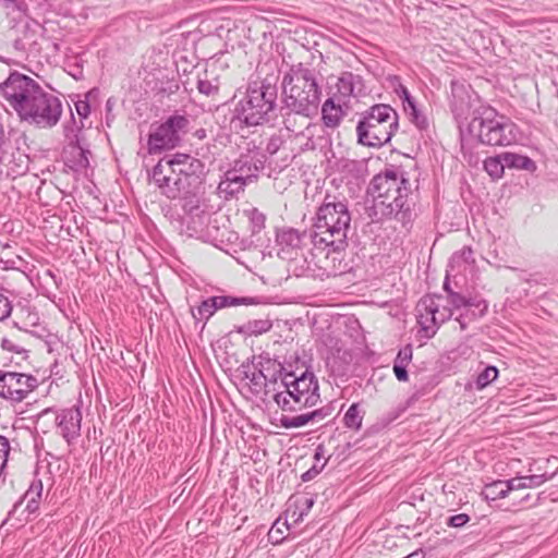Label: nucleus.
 <instances>
[{
  "label": "nucleus",
  "instance_id": "41",
  "mask_svg": "<svg viewBox=\"0 0 558 558\" xmlns=\"http://www.w3.org/2000/svg\"><path fill=\"white\" fill-rule=\"evenodd\" d=\"M197 89L201 94L211 96L218 93V86L208 80H198Z\"/></svg>",
  "mask_w": 558,
  "mask_h": 558
},
{
  "label": "nucleus",
  "instance_id": "14",
  "mask_svg": "<svg viewBox=\"0 0 558 558\" xmlns=\"http://www.w3.org/2000/svg\"><path fill=\"white\" fill-rule=\"evenodd\" d=\"M307 240H311V238L306 231L301 232L288 227L278 230L276 236L279 246L278 256L281 259L290 258L291 255L302 252Z\"/></svg>",
  "mask_w": 558,
  "mask_h": 558
},
{
  "label": "nucleus",
  "instance_id": "3",
  "mask_svg": "<svg viewBox=\"0 0 558 558\" xmlns=\"http://www.w3.org/2000/svg\"><path fill=\"white\" fill-rule=\"evenodd\" d=\"M444 290L447 292L448 305L440 295H425L416 304L417 323L427 338L435 336L438 328L452 317L454 310L477 308L480 315L487 310L485 301L453 291L448 278L444 282Z\"/></svg>",
  "mask_w": 558,
  "mask_h": 558
},
{
  "label": "nucleus",
  "instance_id": "38",
  "mask_svg": "<svg viewBox=\"0 0 558 558\" xmlns=\"http://www.w3.org/2000/svg\"><path fill=\"white\" fill-rule=\"evenodd\" d=\"M470 521V515L466 513H459L451 515L447 519L446 524L449 527L460 529Z\"/></svg>",
  "mask_w": 558,
  "mask_h": 558
},
{
  "label": "nucleus",
  "instance_id": "39",
  "mask_svg": "<svg viewBox=\"0 0 558 558\" xmlns=\"http://www.w3.org/2000/svg\"><path fill=\"white\" fill-rule=\"evenodd\" d=\"M462 89V86L460 87ZM459 90V88L456 87V85H452V93H453V100L451 104L452 111L457 117H462L466 113L468 105L463 104L462 101L457 100L456 93Z\"/></svg>",
  "mask_w": 558,
  "mask_h": 558
},
{
  "label": "nucleus",
  "instance_id": "37",
  "mask_svg": "<svg viewBox=\"0 0 558 558\" xmlns=\"http://www.w3.org/2000/svg\"><path fill=\"white\" fill-rule=\"evenodd\" d=\"M9 452V440L4 436L0 435V474L2 473L4 466L7 465Z\"/></svg>",
  "mask_w": 558,
  "mask_h": 558
},
{
  "label": "nucleus",
  "instance_id": "58",
  "mask_svg": "<svg viewBox=\"0 0 558 558\" xmlns=\"http://www.w3.org/2000/svg\"><path fill=\"white\" fill-rule=\"evenodd\" d=\"M107 125H110L111 118H109V113L107 114Z\"/></svg>",
  "mask_w": 558,
  "mask_h": 558
},
{
  "label": "nucleus",
  "instance_id": "19",
  "mask_svg": "<svg viewBox=\"0 0 558 558\" xmlns=\"http://www.w3.org/2000/svg\"><path fill=\"white\" fill-rule=\"evenodd\" d=\"M180 143V136L175 135L166 122L161 123L153 133L149 134V153L160 151L162 149L173 148Z\"/></svg>",
  "mask_w": 558,
  "mask_h": 558
},
{
  "label": "nucleus",
  "instance_id": "29",
  "mask_svg": "<svg viewBox=\"0 0 558 558\" xmlns=\"http://www.w3.org/2000/svg\"><path fill=\"white\" fill-rule=\"evenodd\" d=\"M510 488L507 481H495L485 486L482 495L485 499L497 500L508 496Z\"/></svg>",
  "mask_w": 558,
  "mask_h": 558
},
{
  "label": "nucleus",
  "instance_id": "10",
  "mask_svg": "<svg viewBox=\"0 0 558 558\" xmlns=\"http://www.w3.org/2000/svg\"><path fill=\"white\" fill-rule=\"evenodd\" d=\"M44 88L32 77L12 72L0 84V96L23 121Z\"/></svg>",
  "mask_w": 558,
  "mask_h": 558
},
{
  "label": "nucleus",
  "instance_id": "13",
  "mask_svg": "<svg viewBox=\"0 0 558 558\" xmlns=\"http://www.w3.org/2000/svg\"><path fill=\"white\" fill-rule=\"evenodd\" d=\"M328 252L323 258L315 263L313 274L314 279L324 280L325 278L336 277L348 270V264L343 262V252L345 248L327 247Z\"/></svg>",
  "mask_w": 558,
  "mask_h": 558
},
{
  "label": "nucleus",
  "instance_id": "33",
  "mask_svg": "<svg viewBox=\"0 0 558 558\" xmlns=\"http://www.w3.org/2000/svg\"><path fill=\"white\" fill-rule=\"evenodd\" d=\"M165 122L171 129V131L180 137L182 134L186 133L187 126L190 124L189 119L182 114L170 116Z\"/></svg>",
  "mask_w": 558,
  "mask_h": 558
},
{
  "label": "nucleus",
  "instance_id": "46",
  "mask_svg": "<svg viewBox=\"0 0 558 558\" xmlns=\"http://www.w3.org/2000/svg\"><path fill=\"white\" fill-rule=\"evenodd\" d=\"M407 366L408 365L393 363V373L398 380H400V381L408 380L409 376H408Z\"/></svg>",
  "mask_w": 558,
  "mask_h": 558
},
{
  "label": "nucleus",
  "instance_id": "11",
  "mask_svg": "<svg viewBox=\"0 0 558 558\" xmlns=\"http://www.w3.org/2000/svg\"><path fill=\"white\" fill-rule=\"evenodd\" d=\"M62 114L61 100L45 89L35 100L23 122L41 129H51L59 122Z\"/></svg>",
  "mask_w": 558,
  "mask_h": 558
},
{
  "label": "nucleus",
  "instance_id": "27",
  "mask_svg": "<svg viewBox=\"0 0 558 558\" xmlns=\"http://www.w3.org/2000/svg\"><path fill=\"white\" fill-rule=\"evenodd\" d=\"M502 160H505L506 167L508 168L522 169L531 172L536 169V165L531 158L514 153H504Z\"/></svg>",
  "mask_w": 558,
  "mask_h": 558
},
{
  "label": "nucleus",
  "instance_id": "34",
  "mask_svg": "<svg viewBox=\"0 0 558 558\" xmlns=\"http://www.w3.org/2000/svg\"><path fill=\"white\" fill-rule=\"evenodd\" d=\"M216 298L219 308L228 306L252 305L257 303L253 298H235L230 295H218Z\"/></svg>",
  "mask_w": 558,
  "mask_h": 558
},
{
  "label": "nucleus",
  "instance_id": "43",
  "mask_svg": "<svg viewBox=\"0 0 558 558\" xmlns=\"http://www.w3.org/2000/svg\"><path fill=\"white\" fill-rule=\"evenodd\" d=\"M248 218L255 228L262 229L264 227L266 217L258 209L253 208L248 211Z\"/></svg>",
  "mask_w": 558,
  "mask_h": 558
},
{
  "label": "nucleus",
  "instance_id": "32",
  "mask_svg": "<svg viewBox=\"0 0 558 558\" xmlns=\"http://www.w3.org/2000/svg\"><path fill=\"white\" fill-rule=\"evenodd\" d=\"M404 111L410 117L412 123L416 125L420 130H425L428 126V121L426 117L416 107L415 101L404 104Z\"/></svg>",
  "mask_w": 558,
  "mask_h": 558
},
{
  "label": "nucleus",
  "instance_id": "20",
  "mask_svg": "<svg viewBox=\"0 0 558 558\" xmlns=\"http://www.w3.org/2000/svg\"><path fill=\"white\" fill-rule=\"evenodd\" d=\"M250 184L247 181L228 170L225 172L221 181L218 184V193L226 199L232 198L238 194L244 192L245 186Z\"/></svg>",
  "mask_w": 558,
  "mask_h": 558
},
{
  "label": "nucleus",
  "instance_id": "1",
  "mask_svg": "<svg viewBox=\"0 0 558 558\" xmlns=\"http://www.w3.org/2000/svg\"><path fill=\"white\" fill-rule=\"evenodd\" d=\"M206 175L205 163L187 154L161 158L149 172L150 182L169 199H184L183 209L198 216L199 198Z\"/></svg>",
  "mask_w": 558,
  "mask_h": 558
},
{
  "label": "nucleus",
  "instance_id": "59",
  "mask_svg": "<svg viewBox=\"0 0 558 558\" xmlns=\"http://www.w3.org/2000/svg\"><path fill=\"white\" fill-rule=\"evenodd\" d=\"M41 487H43V484H41V483H39V492H38V496H40Z\"/></svg>",
  "mask_w": 558,
  "mask_h": 558
},
{
  "label": "nucleus",
  "instance_id": "21",
  "mask_svg": "<svg viewBox=\"0 0 558 558\" xmlns=\"http://www.w3.org/2000/svg\"><path fill=\"white\" fill-rule=\"evenodd\" d=\"M345 112L342 109V101L338 99L336 102L335 97L328 98L322 107V120L326 128L336 129L339 126Z\"/></svg>",
  "mask_w": 558,
  "mask_h": 558
},
{
  "label": "nucleus",
  "instance_id": "8",
  "mask_svg": "<svg viewBox=\"0 0 558 558\" xmlns=\"http://www.w3.org/2000/svg\"><path fill=\"white\" fill-rule=\"evenodd\" d=\"M277 88L264 81L260 85L250 84L245 97L234 108L233 124L256 126L268 120L269 112L275 107Z\"/></svg>",
  "mask_w": 558,
  "mask_h": 558
},
{
  "label": "nucleus",
  "instance_id": "36",
  "mask_svg": "<svg viewBox=\"0 0 558 558\" xmlns=\"http://www.w3.org/2000/svg\"><path fill=\"white\" fill-rule=\"evenodd\" d=\"M473 251L471 247H463L461 251L454 253L450 259V263L452 265L457 264L460 265L461 263H469V260L472 258Z\"/></svg>",
  "mask_w": 558,
  "mask_h": 558
},
{
  "label": "nucleus",
  "instance_id": "26",
  "mask_svg": "<svg viewBox=\"0 0 558 558\" xmlns=\"http://www.w3.org/2000/svg\"><path fill=\"white\" fill-rule=\"evenodd\" d=\"M547 481L545 474H535L530 476H521L508 480V485L511 490L523 489V488H534L538 487L543 483Z\"/></svg>",
  "mask_w": 558,
  "mask_h": 558
},
{
  "label": "nucleus",
  "instance_id": "57",
  "mask_svg": "<svg viewBox=\"0 0 558 558\" xmlns=\"http://www.w3.org/2000/svg\"><path fill=\"white\" fill-rule=\"evenodd\" d=\"M204 134H205V131H204V130L197 131V135H198L199 137H203V136H204Z\"/></svg>",
  "mask_w": 558,
  "mask_h": 558
},
{
  "label": "nucleus",
  "instance_id": "9",
  "mask_svg": "<svg viewBox=\"0 0 558 558\" xmlns=\"http://www.w3.org/2000/svg\"><path fill=\"white\" fill-rule=\"evenodd\" d=\"M469 133L488 146H508L517 141L515 125L493 108H484L469 123Z\"/></svg>",
  "mask_w": 558,
  "mask_h": 558
},
{
  "label": "nucleus",
  "instance_id": "25",
  "mask_svg": "<svg viewBox=\"0 0 558 558\" xmlns=\"http://www.w3.org/2000/svg\"><path fill=\"white\" fill-rule=\"evenodd\" d=\"M272 323L269 319L250 320L236 327V332L244 336H258L271 329Z\"/></svg>",
  "mask_w": 558,
  "mask_h": 558
},
{
  "label": "nucleus",
  "instance_id": "42",
  "mask_svg": "<svg viewBox=\"0 0 558 558\" xmlns=\"http://www.w3.org/2000/svg\"><path fill=\"white\" fill-rule=\"evenodd\" d=\"M412 360V347L405 345L403 349H401L393 363L408 365Z\"/></svg>",
  "mask_w": 558,
  "mask_h": 558
},
{
  "label": "nucleus",
  "instance_id": "45",
  "mask_svg": "<svg viewBox=\"0 0 558 558\" xmlns=\"http://www.w3.org/2000/svg\"><path fill=\"white\" fill-rule=\"evenodd\" d=\"M326 462H327V460L320 466H318L317 464H314L308 471H306L305 473L302 474V476H301L302 481L308 482V481L313 480L317 474L320 473V471L324 469Z\"/></svg>",
  "mask_w": 558,
  "mask_h": 558
},
{
  "label": "nucleus",
  "instance_id": "24",
  "mask_svg": "<svg viewBox=\"0 0 558 558\" xmlns=\"http://www.w3.org/2000/svg\"><path fill=\"white\" fill-rule=\"evenodd\" d=\"M356 84H360V77L353 75L350 72L343 73L336 85L337 87V99H340L343 105H347V100L351 96H355Z\"/></svg>",
  "mask_w": 558,
  "mask_h": 558
},
{
  "label": "nucleus",
  "instance_id": "35",
  "mask_svg": "<svg viewBox=\"0 0 558 558\" xmlns=\"http://www.w3.org/2000/svg\"><path fill=\"white\" fill-rule=\"evenodd\" d=\"M498 376V369L495 366L485 367L476 378V387L477 389H483L493 383Z\"/></svg>",
  "mask_w": 558,
  "mask_h": 558
},
{
  "label": "nucleus",
  "instance_id": "23",
  "mask_svg": "<svg viewBox=\"0 0 558 558\" xmlns=\"http://www.w3.org/2000/svg\"><path fill=\"white\" fill-rule=\"evenodd\" d=\"M267 363L274 367V374L271 376H268L267 374H265V372L263 369H259L258 372H253L251 375L246 374V378L250 379L252 389L255 392H259L263 388H266L267 381H269L271 384H276V381H277L276 374L277 373L279 374V376H281L283 367L281 366L280 363H276V362H271V361H268Z\"/></svg>",
  "mask_w": 558,
  "mask_h": 558
},
{
  "label": "nucleus",
  "instance_id": "17",
  "mask_svg": "<svg viewBox=\"0 0 558 558\" xmlns=\"http://www.w3.org/2000/svg\"><path fill=\"white\" fill-rule=\"evenodd\" d=\"M264 168V161L258 155H241L232 165L230 171L242 177L248 183L258 178V172Z\"/></svg>",
  "mask_w": 558,
  "mask_h": 558
},
{
  "label": "nucleus",
  "instance_id": "30",
  "mask_svg": "<svg viewBox=\"0 0 558 558\" xmlns=\"http://www.w3.org/2000/svg\"><path fill=\"white\" fill-rule=\"evenodd\" d=\"M363 414L359 403L351 404L343 416L345 427L359 430L362 426Z\"/></svg>",
  "mask_w": 558,
  "mask_h": 558
},
{
  "label": "nucleus",
  "instance_id": "18",
  "mask_svg": "<svg viewBox=\"0 0 558 558\" xmlns=\"http://www.w3.org/2000/svg\"><path fill=\"white\" fill-rule=\"evenodd\" d=\"M331 414L330 407H323L314 411L301 413L295 416L282 414L279 418L280 426L286 429L299 428L307 424H317Z\"/></svg>",
  "mask_w": 558,
  "mask_h": 558
},
{
  "label": "nucleus",
  "instance_id": "5",
  "mask_svg": "<svg viewBox=\"0 0 558 558\" xmlns=\"http://www.w3.org/2000/svg\"><path fill=\"white\" fill-rule=\"evenodd\" d=\"M351 215L343 202H325L317 211L310 232L311 243L316 250L327 247L345 248Z\"/></svg>",
  "mask_w": 558,
  "mask_h": 558
},
{
  "label": "nucleus",
  "instance_id": "28",
  "mask_svg": "<svg viewBox=\"0 0 558 558\" xmlns=\"http://www.w3.org/2000/svg\"><path fill=\"white\" fill-rule=\"evenodd\" d=\"M219 310L218 301L216 296L204 300L201 305L195 310L192 308V316L196 320H208L216 311Z\"/></svg>",
  "mask_w": 558,
  "mask_h": 558
},
{
  "label": "nucleus",
  "instance_id": "60",
  "mask_svg": "<svg viewBox=\"0 0 558 558\" xmlns=\"http://www.w3.org/2000/svg\"><path fill=\"white\" fill-rule=\"evenodd\" d=\"M50 412H51L50 410H46V411L43 412V415L48 414Z\"/></svg>",
  "mask_w": 558,
  "mask_h": 558
},
{
  "label": "nucleus",
  "instance_id": "12",
  "mask_svg": "<svg viewBox=\"0 0 558 558\" xmlns=\"http://www.w3.org/2000/svg\"><path fill=\"white\" fill-rule=\"evenodd\" d=\"M37 386V378L32 375L14 372L0 374V397L14 402L23 401Z\"/></svg>",
  "mask_w": 558,
  "mask_h": 558
},
{
  "label": "nucleus",
  "instance_id": "52",
  "mask_svg": "<svg viewBox=\"0 0 558 558\" xmlns=\"http://www.w3.org/2000/svg\"><path fill=\"white\" fill-rule=\"evenodd\" d=\"M323 457H324V448H323V446H318L316 448L314 458L316 461H320V459H323Z\"/></svg>",
  "mask_w": 558,
  "mask_h": 558
},
{
  "label": "nucleus",
  "instance_id": "40",
  "mask_svg": "<svg viewBox=\"0 0 558 558\" xmlns=\"http://www.w3.org/2000/svg\"><path fill=\"white\" fill-rule=\"evenodd\" d=\"M12 312V303L9 298L0 291V322L7 319Z\"/></svg>",
  "mask_w": 558,
  "mask_h": 558
},
{
  "label": "nucleus",
  "instance_id": "49",
  "mask_svg": "<svg viewBox=\"0 0 558 558\" xmlns=\"http://www.w3.org/2000/svg\"><path fill=\"white\" fill-rule=\"evenodd\" d=\"M9 144L2 140V137L0 136V165L5 162L7 159H8V148H9Z\"/></svg>",
  "mask_w": 558,
  "mask_h": 558
},
{
  "label": "nucleus",
  "instance_id": "6",
  "mask_svg": "<svg viewBox=\"0 0 558 558\" xmlns=\"http://www.w3.org/2000/svg\"><path fill=\"white\" fill-rule=\"evenodd\" d=\"M398 113L389 105H374L361 113L356 125L357 143L367 147H381L398 130Z\"/></svg>",
  "mask_w": 558,
  "mask_h": 558
},
{
  "label": "nucleus",
  "instance_id": "51",
  "mask_svg": "<svg viewBox=\"0 0 558 558\" xmlns=\"http://www.w3.org/2000/svg\"><path fill=\"white\" fill-rule=\"evenodd\" d=\"M463 310H464V312H462L461 314H464V316L469 320H474L476 318V314L472 308H463Z\"/></svg>",
  "mask_w": 558,
  "mask_h": 558
},
{
  "label": "nucleus",
  "instance_id": "4",
  "mask_svg": "<svg viewBox=\"0 0 558 558\" xmlns=\"http://www.w3.org/2000/svg\"><path fill=\"white\" fill-rule=\"evenodd\" d=\"M281 88L283 109L306 118L317 112L322 90L313 70L302 63L291 65L282 77Z\"/></svg>",
  "mask_w": 558,
  "mask_h": 558
},
{
  "label": "nucleus",
  "instance_id": "47",
  "mask_svg": "<svg viewBox=\"0 0 558 558\" xmlns=\"http://www.w3.org/2000/svg\"><path fill=\"white\" fill-rule=\"evenodd\" d=\"M77 114L85 119L90 113V106L87 101L80 100L75 104Z\"/></svg>",
  "mask_w": 558,
  "mask_h": 558
},
{
  "label": "nucleus",
  "instance_id": "53",
  "mask_svg": "<svg viewBox=\"0 0 558 558\" xmlns=\"http://www.w3.org/2000/svg\"><path fill=\"white\" fill-rule=\"evenodd\" d=\"M113 105H114V101L112 100V98H109L106 102V109H107L108 113L112 110Z\"/></svg>",
  "mask_w": 558,
  "mask_h": 558
},
{
  "label": "nucleus",
  "instance_id": "54",
  "mask_svg": "<svg viewBox=\"0 0 558 558\" xmlns=\"http://www.w3.org/2000/svg\"><path fill=\"white\" fill-rule=\"evenodd\" d=\"M290 120H291V118H290V116L288 114V117L284 119L286 128H287V130H289V131H294V130H293V129H291V126H290Z\"/></svg>",
  "mask_w": 558,
  "mask_h": 558
},
{
  "label": "nucleus",
  "instance_id": "31",
  "mask_svg": "<svg viewBox=\"0 0 558 558\" xmlns=\"http://www.w3.org/2000/svg\"><path fill=\"white\" fill-rule=\"evenodd\" d=\"M505 167L506 163L505 160H502V154L496 157H489L484 161V168L493 179L501 178Z\"/></svg>",
  "mask_w": 558,
  "mask_h": 558
},
{
  "label": "nucleus",
  "instance_id": "50",
  "mask_svg": "<svg viewBox=\"0 0 558 558\" xmlns=\"http://www.w3.org/2000/svg\"><path fill=\"white\" fill-rule=\"evenodd\" d=\"M456 320L459 323L461 330H465V329H466V327H468V325H469V323L471 322V320H469V319L464 316V314H460V315L456 318Z\"/></svg>",
  "mask_w": 558,
  "mask_h": 558
},
{
  "label": "nucleus",
  "instance_id": "16",
  "mask_svg": "<svg viewBox=\"0 0 558 558\" xmlns=\"http://www.w3.org/2000/svg\"><path fill=\"white\" fill-rule=\"evenodd\" d=\"M82 128L83 124H78L72 117V119L63 125V135L68 145L78 150L80 158L77 159V166L86 168L89 163L87 158V154L89 151L85 149V142L82 136Z\"/></svg>",
  "mask_w": 558,
  "mask_h": 558
},
{
  "label": "nucleus",
  "instance_id": "56",
  "mask_svg": "<svg viewBox=\"0 0 558 558\" xmlns=\"http://www.w3.org/2000/svg\"><path fill=\"white\" fill-rule=\"evenodd\" d=\"M314 501L313 499H306L307 508H311L313 506Z\"/></svg>",
  "mask_w": 558,
  "mask_h": 558
},
{
  "label": "nucleus",
  "instance_id": "15",
  "mask_svg": "<svg viewBox=\"0 0 558 558\" xmlns=\"http://www.w3.org/2000/svg\"><path fill=\"white\" fill-rule=\"evenodd\" d=\"M56 423L60 435L70 446L81 435L82 413L78 409L62 410L56 416Z\"/></svg>",
  "mask_w": 558,
  "mask_h": 558
},
{
  "label": "nucleus",
  "instance_id": "2",
  "mask_svg": "<svg viewBox=\"0 0 558 558\" xmlns=\"http://www.w3.org/2000/svg\"><path fill=\"white\" fill-rule=\"evenodd\" d=\"M411 191L409 180L398 170H386L375 175L367 190L373 197V217L377 220L393 218L408 223L412 218Z\"/></svg>",
  "mask_w": 558,
  "mask_h": 558
},
{
  "label": "nucleus",
  "instance_id": "48",
  "mask_svg": "<svg viewBox=\"0 0 558 558\" xmlns=\"http://www.w3.org/2000/svg\"><path fill=\"white\" fill-rule=\"evenodd\" d=\"M1 347H2V349L7 350V351L15 352V353H21L22 351H24L19 345H16L11 339H8V338L2 339Z\"/></svg>",
  "mask_w": 558,
  "mask_h": 558
},
{
  "label": "nucleus",
  "instance_id": "55",
  "mask_svg": "<svg viewBox=\"0 0 558 558\" xmlns=\"http://www.w3.org/2000/svg\"><path fill=\"white\" fill-rule=\"evenodd\" d=\"M14 46L16 49H24V46L22 45V43L20 40H15Z\"/></svg>",
  "mask_w": 558,
  "mask_h": 558
},
{
  "label": "nucleus",
  "instance_id": "44",
  "mask_svg": "<svg viewBox=\"0 0 558 558\" xmlns=\"http://www.w3.org/2000/svg\"><path fill=\"white\" fill-rule=\"evenodd\" d=\"M395 92L402 99L403 105L415 101L414 98L410 95L408 88L401 83L395 87Z\"/></svg>",
  "mask_w": 558,
  "mask_h": 558
},
{
  "label": "nucleus",
  "instance_id": "7",
  "mask_svg": "<svg viewBox=\"0 0 558 558\" xmlns=\"http://www.w3.org/2000/svg\"><path fill=\"white\" fill-rule=\"evenodd\" d=\"M280 377L281 384L272 399L283 412H299L317 404L319 387L313 373L304 372L299 377L287 373Z\"/></svg>",
  "mask_w": 558,
  "mask_h": 558
},
{
  "label": "nucleus",
  "instance_id": "22",
  "mask_svg": "<svg viewBox=\"0 0 558 558\" xmlns=\"http://www.w3.org/2000/svg\"><path fill=\"white\" fill-rule=\"evenodd\" d=\"M287 260V269L288 271L295 277H311L313 278V274L315 269V264L312 265L311 262L307 260L303 252L291 255L290 258H282Z\"/></svg>",
  "mask_w": 558,
  "mask_h": 558
}]
</instances>
